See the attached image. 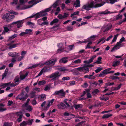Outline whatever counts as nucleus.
Instances as JSON below:
<instances>
[{
	"mask_svg": "<svg viewBox=\"0 0 126 126\" xmlns=\"http://www.w3.org/2000/svg\"><path fill=\"white\" fill-rule=\"evenodd\" d=\"M105 2H103L102 3L96 4L95 5V3L92 0L89 1L87 3L83 4L82 6L81 10L84 11L85 10L89 11L93 7H100L103 6L105 3Z\"/></svg>",
	"mask_w": 126,
	"mask_h": 126,
	"instance_id": "obj_1",
	"label": "nucleus"
},
{
	"mask_svg": "<svg viewBox=\"0 0 126 126\" xmlns=\"http://www.w3.org/2000/svg\"><path fill=\"white\" fill-rule=\"evenodd\" d=\"M57 59L56 58L50 60H48L46 61L45 62L40 63H39L36 64L32 65V66L29 67V68L31 69L34 68H35L38 66H41L44 65H54L56 62L57 61Z\"/></svg>",
	"mask_w": 126,
	"mask_h": 126,
	"instance_id": "obj_2",
	"label": "nucleus"
},
{
	"mask_svg": "<svg viewBox=\"0 0 126 126\" xmlns=\"http://www.w3.org/2000/svg\"><path fill=\"white\" fill-rule=\"evenodd\" d=\"M21 72L20 73V78L18 76H17L14 79V83L17 84V85L19 84V82L21 80L24 79L28 76L29 73L28 72H26L25 75L21 74Z\"/></svg>",
	"mask_w": 126,
	"mask_h": 126,
	"instance_id": "obj_3",
	"label": "nucleus"
},
{
	"mask_svg": "<svg viewBox=\"0 0 126 126\" xmlns=\"http://www.w3.org/2000/svg\"><path fill=\"white\" fill-rule=\"evenodd\" d=\"M81 59H78L72 61L70 64L69 65V67H76L79 65V64L81 63Z\"/></svg>",
	"mask_w": 126,
	"mask_h": 126,
	"instance_id": "obj_4",
	"label": "nucleus"
},
{
	"mask_svg": "<svg viewBox=\"0 0 126 126\" xmlns=\"http://www.w3.org/2000/svg\"><path fill=\"white\" fill-rule=\"evenodd\" d=\"M28 97L27 94L23 92L19 94L16 97V99H19L20 100L24 101Z\"/></svg>",
	"mask_w": 126,
	"mask_h": 126,
	"instance_id": "obj_5",
	"label": "nucleus"
},
{
	"mask_svg": "<svg viewBox=\"0 0 126 126\" xmlns=\"http://www.w3.org/2000/svg\"><path fill=\"white\" fill-rule=\"evenodd\" d=\"M17 85V84L15 83L14 82L11 83L9 82L6 83H2L0 84V86L1 87V88H4L10 86L11 87H14Z\"/></svg>",
	"mask_w": 126,
	"mask_h": 126,
	"instance_id": "obj_6",
	"label": "nucleus"
},
{
	"mask_svg": "<svg viewBox=\"0 0 126 126\" xmlns=\"http://www.w3.org/2000/svg\"><path fill=\"white\" fill-rule=\"evenodd\" d=\"M65 92H64L63 89H62L59 91H55L53 94L54 95H57L60 97H64L65 95Z\"/></svg>",
	"mask_w": 126,
	"mask_h": 126,
	"instance_id": "obj_7",
	"label": "nucleus"
},
{
	"mask_svg": "<svg viewBox=\"0 0 126 126\" xmlns=\"http://www.w3.org/2000/svg\"><path fill=\"white\" fill-rule=\"evenodd\" d=\"M117 12H110L108 10H106L105 11L98 12L97 15L98 16H101L104 15L110 14H111L116 13Z\"/></svg>",
	"mask_w": 126,
	"mask_h": 126,
	"instance_id": "obj_8",
	"label": "nucleus"
},
{
	"mask_svg": "<svg viewBox=\"0 0 126 126\" xmlns=\"http://www.w3.org/2000/svg\"><path fill=\"white\" fill-rule=\"evenodd\" d=\"M16 115L17 116L16 121L18 122H20L22 121V118L23 116L22 113L21 112H18L16 113Z\"/></svg>",
	"mask_w": 126,
	"mask_h": 126,
	"instance_id": "obj_9",
	"label": "nucleus"
},
{
	"mask_svg": "<svg viewBox=\"0 0 126 126\" xmlns=\"http://www.w3.org/2000/svg\"><path fill=\"white\" fill-rule=\"evenodd\" d=\"M61 75V74H59V72H56L51 74L49 76V77L50 78H53V79H55L59 78Z\"/></svg>",
	"mask_w": 126,
	"mask_h": 126,
	"instance_id": "obj_10",
	"label": "nucleus"
},
{
	"mask_svg": "<svg viewBox=\"0 0 126 126\" xmlns=\"http://www.w3.org/2000/svg\"><path fill=\"white\" fill-rule=\"evenodd\" d=\"M96 35H93L91 36L90 37L88 38L86 40V41L84 42L80 41L79 42V43L81 44L83 42H92L94 41L95 40Z\"/></svg>",
	"mask_w": 126,
	"mask_h": 126,
	"instance_id": "obj_11",
	"label": "nucleus"
},
{
	"mask_svg": "<svg viewBox=\"0 0 126 126\" xmlns=\"http://www.w3.org/2000/svg\"><path fill=\"white\" fill-rule=\"evenodd\" d=\"M51 68H47L46 67H45L41 70L38 75L36 76V78H37L41 75L43 72H48L51 71Z\"/></svg>",
	"mask_w": 126,
	"mask_h": 126,
	"instance_id": "obj_12",
	"label": "nucleus"
},
{
	"mask_svg": "<svg viewBox=\"0 0 126 126\" xmlns=\"http://www.w3.org/2000/svg\"><path fill=\"white\" fill-rule=\"evenodd\" d=\"M14 42V41H13L7 44V46L9 49L15 48L17 47L18 45H19V44L18 43L13 44V43Z\"/></svg>",
	"mask_w": 126,
	"mask_h": 126,
	"instance_id": "obj_13",
	"label": "nucleus"
},
{
	"mask_svg": "<svg viewBox=\"0 0 126 126\" xmlns=\"http://www.w3.org/2000/svg\"><path fill=\"white\" fill-rule=\"evenodd\" d=\"M54 99H52L50 100L49 101L47 104L46 106H45V107L43 108L42 110L43 111L47 110L50 107V106L52 105L54 102Z\"/></svg>",
	"mask_w": 126,
	"mask_h": 126,
	"instance_id": "obj_14",
	"label": "nucleus"
},
{
	"mask_svg": "<svg viewBox=\"0 0 126 126\" xmlns=\"http://www.w3.org/2000/svg\"><path fill=\"white\" fill-rule=\"evenodd\" d=\"M22 106L25 108L26 110L29 112L32 111L33 110L32 107L28 105V103H25Z\"/></svg>",
	"mask_w": 126,
	"mask_h": 126,
	"instance_id": "obj_15",
	"label": "nucleus"
},
{
	"mask_svg": "<svg viewBox=\"0 0 126 126\" xmlns=\"http://www.w3.org/2000/svg\"><path fill=\"white\" fill-rule=\"evenodd\" d=\"M111 69V68H109L105 70L100 74L99 75V77H103L104 76L108 74V71H110Z\"/></svg>",
	"mask_w": 126,
	"mask_h": 126,
	"instance_id": "obj_16",
	"label": "nucleus"
},
{
	"mask_svg": "<svg viewBox=\"0 0 126 126\" xmlns=\"http://www.w3.org/2000/svg\"><path fill=\"white\" fill-rule=\"evenodd\" d=\"M123 45L120 43L118 42L110 50L111 52H113L115 50L119 49L120 47H122Z\"/></svg>",
	"mask_w": 126,
	"mask_h": 126,
	"instance_id": "obj_17",
	"label": "nucleus"
},
{
	"mask_svg": "<svg viewBox=\"0 0 126 126\" xmlns=\"http://www.w3.org/2000/svg\"><path fill=\"white\" fill-rule=\"evenodd\" d=\"M58 70L60 71L63 72L64 73H66L68 71L70 72L73 71L72 70L69 69L64 67H63L58 68Z\"/></svg>",
	"mask_w": 126,
	"mask_h": 126,
	"instance_id": "obj_18",
	"label": "nucleus"
},
{
	"mask_svg": "<svg viewBox=\"0 0 126 126\" xmlns=\"http://www.w3.org/2000/svg\"><path fill=\"white\" fill-rule=\"evenodd\" d=\"M69 15L68 13H64L63 15L61 14H59L58 16V17L60 19H62L67 17Z\"/></svg>",
	"mask_w": 126,
	"mask_h": 126,
	"instance_id": "obj_19",
	"label": "nucleus"
},
{
	"mask_svg": "<svg viewBox=\"0 0 126 126\" xmlns=\"http://www.w3.org/2000/svg\"><path fill=\"white\" fill-rule=\"evenodd\" d=\"M96 57V55H93L91 57L89 60L84 61H83V63L86 64L90 63L93 62L94 59Z\"/></svg>",
	"mask_w": 126,
	"mask_h": 126,
	"instance_id": "obj_20",
	"label": "nucleus"
},
{
	"mask_svg": "<svg viewBox=\"0 0 126 126\" xmlns=\"http://www.w3.org/2000/svg\"><path fill=\"white\" fill-rule=\"evenodd\" d=\"M80 0H76L74 2V6L76 8L79 7L80 6Z\"/></svg>",
	"mask_w": 126,
	"mask_h": 126,
	"instance_id": "obj_21",
	"label": "nucleus"
},
{
	"mask_svg": "<svg viewBox=\"0 0 126 126\" xmlns=\"http://www.w3.org/2000/svg\"><path fill=\"white\" fill-rule=\"evenodd\" d=\"M58 1H56L53 5L50 7L51 9L52 12H53L55 10L54 9L58 5Z\"/></svg>",
	"mask_w": 126,
	"mask_h": 126,
	"instance_id": "obj_22",
	"label": "nucleus"
},
{
	"mask_svg": "<svg viewBox=\"0 0 126 126\" xmlns=\"http://www.w3.org/2000/svg\"><path fill=\"white\" fill-rule=\"evenodd\" d=\"M15 22H16V26L18 28H19L22 26L23 23L22 20L18 21Z\"/></svg>",
	"mask_w": 126,
	"mask_h": 126,
	"instance_id": "obj_23",
	"label": "nucleus"
},
{
	"mask_svg": "<svg viewBox=\"0 0 126 126\" xmlns=\"http://www.w3.org/2000/svg\"><path fill=\"white\" fill-rule=\"evenodd\" d=\"M8 55L13 57H16V56H19V53L16 52L14 53L10 52L8 53Z\"/></svg>",
	"mask_w": 126,
	"mask_h": 126,
	"instance_id": "obj_24",
	"label": "nucleus"
},
{
	"mask_svg": "<svg viewBox=\"0 0 126 126\" xmlns=\"http://www.w3.org/2000/svg\"><path fill=\"white\" fill-rule=\"evenodd\" d=\"M57 106L58 108L60 109H63L66 107L65 105L62 103L59 104Z\"/></svg>",
	"mask_w": 126,
	"mask_h": 126,
	"instance_id": "obj_25",
	"label": "nucleus"
},
{
	"mask_svg": "<svg viewBox=\"0 0 126 126\" xmlns=\"http://www.w3.org/2000/svg\"><path fill=\"white\" fill-rule=\"evenodd\" d=\"M59 21V20L58 19L56 18L54 19L50 23V25L51 26H52L54 24H56Z\"/></svg>",
	"mask_w": 126,
	"mask_h": 126,
	"instance_id": "obj_26",
	"label": "nucleus"
},
{
	"mask_svg": "<svg viewBox=\"0 0 126 126\" xmlns=\"http://www.w3.org/2000/svg\"><path fill=\"white\" fill-rule=\"evenodd\" d=\"M8 28V27L7 26V25H5L3 27L4 30L2 32V34H4L5 32H8L9 31V29Z\"/></svg>",
	"mask_w": 126,
	"mask_h": 126,
	"instance_id": "obj_27",
	"label": "nucleus"
},
{
	"mask_svg": "<svg viewBox=\"0 0 126 126\" xmlns=\"http://www.w3.org/2000/svg\"><path fill=\"white\" fill-rule=\"evenodd\" d=\"M59 25H57L53 26L51 28H49V29L50 31H54L57 30L58 28V27Z\"/></svg>",
	"mask_w": 126,
	"mask_h": 126,
	"instance_id": "obj_28",
	"label": "nucleus"
},
{
	"mask_svg": "<svg viewBox=\"0 0 126 126\" xmlns=\"http://www.w3.org/2000/svg\"><path fill=\"white\" fill-rule=\"evenodd\" d=\"M4 105L3 104H0V111H3L6 110V108L3 107H4Z\"/></svg>",
	"mask_w": 126,
	"mask_h": 126,
	"instance_id": "obj_29",
	"label": "nucleus"
},
{
	"mask_svg": "<svg viewBox=\"0 0 126 126\" xmlns=\"http://www.w3.org/2000/svg\"><path fill=\"white\" fill-rule=\"evenodd\" d=\"M16 22H13L10 24L7 25V26L10 29L12 28L15 26V25L16 24Z\"/></svg>",
	"mask_w": 126,
	"mask_h": 126,
	"instance_id": "obj_30",
	"label": "nucleus"
},
{
	"mask_svg": "<svg viewBox=\"0 0 126 126\" xmlns=\"http://www.w3.org/2000/svg\"><path fill=\"white\" fill-rule=\"evenodd\" d=\"M67 58L66 57L62 58L60 60L59 63H65L67 62Z\"/></svg>",
	"mask_w": 126,
	"mask_h": 126,
	"instance_id": "obj_31",
	"label": "nucleus"
},
{
	"mask_svg": "<svg viewBox=\"0 0 126 126\" xmlns=\"http://www.w3.org/2000/svg\"><path fill=\"white\" fill-rule=\"evenodd\" d=\"M74 48V45H69L68 46V49L66 50L68 52H69L73 49Z\"/></svg>",
	"mask_w": 126,
	"mask_h": 126,
	"instance_id": "obj_32",
	"label": "nucleus"
},
{
	"mask_svg": "<svg viewBox=\"0 0 126 126\" xmlns=\"http://www.w3.org/2000/svg\"><path fill=\"white\" fill-rule=\"evenodd\" d=\"M9 15L10 14L9 13H6L2 16V18L3 19H5L9 17Z\"/></svg>",
	"mask_w": 126,
	"mask_h": 126,
	"instance_id": "obj_33",
	"label": "nucleus"
},
{
	"mask_svg": "<svg viewBox=\"0 0 126 126\" xmlns=\"http://www.w3.org/2000/svg\"><path fill=\"white\" fill-rule=\"evenodd\" d=\"M112 115L111 114H104L102 117L103 119L105 118H108L109 117L112 116Z\"/></svg>",
	"mask_w": 126,
	"mask_h": 126,
	"instance_id": "obj_34",
	"label": "nucleus"
},
{
	"mask_svg": "<svg viewBox=\"0 0 126 126\" xmlns=\"http://www.w3.org/2000/svg\"><path fill=\"white\" fill-rule=\"evenodd\" d=\"M120 61H115L113 62L112 66L115 67L118 65L120 63Z\"/></svg>",
	"mask_w": 126,
	"mask_h": 126,
	"instance_id": "obj_35",
	"label": "nucleus"
},
{
	"mask_svg": "<svg viewBox=\"0 0 126 126\" xmlns=\"http://www.w3.org/2000/svg\"><path fill=\"white\" fill-rule=\"evenodd\" d=\"M102 59V58L100 57H99L97 58V60L94 63L97 64H101L102 63L101 61Z\"/></svg>",
	"mask_w": 126,
	"mask_h": 126,
	"instance_id": "obj_36",
	"label": "nucleus"
},
{
	"mask_svg": "<svg viewBox=\"0 0 126 126\" xmlns=\"http://www.w3.org/2000/svg\"><path fill=\"white\" fill-rule=\"evenodd\" d=\"M17 35V34H14L8 37V41H11L16 37Z\"/></svg>",
	"mask_w": 126,
	"mask_h": 126,
	"instance_id": "obj_37",
	"label": "nucleus"
},
{
	"mask_svg": "<svg viewBox=\"0 0 126 126\" xmlns=\"http://www.w3.org/2000/svg\"><path fill=\"white\" fill-rule=\"evenodd\" d=\"M33 121L34 119H32L31 120H29L28 121H27L26 122L27 123V124L30 126L32 124V123L33 122Z\"/></svg>",
	"mask_w": 126,
	"mask_h": 126,
	"instance_id": "obj_38",
	"label": "nucleus"
},
{
	"mask_svg": "<svg viewBox=\"0 0 126 126\" xmlns=\"http://www.w3.org/2000/svg\"><path fill=\"white\" fill-rule=\"evenodd\" d=\"M105 41L106 40H105V38L104 37L102 38L99 40V41L97 42V44H98L99 43L101 42H102V44H103L105 42Z\"/></svg>",
	"mask_w": 126,
	"mask_h": 126,
	"instance_id": "obj_39",
	"label": "nucleus"
},
{
	"mask_svg": "<svg viewBox=\"0 0 126 126\" xmlns=\"http://www.w3.org/2000/svg\"><path fill=\"white\" fill-rule=\"evenodd\" d=\"M83 66L80 67L75 69V70L77 71H82L83 70Z\"/></svg>",
	"mask_w": 126,
	"mask_h": 126,
	"instance_id": "obj_40",
	"label": "nucleus"
},
{
	"mask_svg": "<svg viewBox=\"0 0 126 126\" xmlns=\"http://www.w3.org/2000/svg\"><path fill=\"white\" fill-rule=\"evenodd\" d=\"M39 96L41 98V100L42 101H44L46 98V95L44 94H42L40 95Z\"/></svg>",
	"mask_w": 126,
	"mask_h": 126,
	"instance_id": "obj_41",
	"label": "nucleus"
},
{
	"mask_svg": "<svg viewBox=\"0 0 126 126\" xmlns=\"http://www.w3.org/2000/svg\"><path fill=\"white\" fill-rule=\"evenodd\" d=\"M46 81L44 80L40 81L39 82L38 84L39 85H41L45 84L46 83Z\"/></svg>",
	"mask_w": 126,
	"mask_h": 126,
	"instance_id": "obj_42",
	"label": "nucleus"
},
{
	"mask_svg": "<svg viewBox=\"0 0 126 126\" xmlns=\"http://www.w3.org/2000/svg\"><path fill=\"white\" fill-rule=\"evenodd\" d=\"M39 12L41 17L46 16L47 14V13L45 12L44 10H43Z\"/></svg>",
	"mask_w": 126,
	"mask_h": 126,
	"instance_id": "obj_43",
	"label": "nucleus"
},
{
	"mask_svg": "<svg viewBox=\"0 0 126 126\" xmlns=\"http://www.w3.org/2000/svg\"><path fill=\"white\" fill-rule=\"evenodd\" d=\"M25 31L26 32L27 34L31 35L32 34L31 33L32 31V30L30 29H27Z\"/></svg>",
	"mask_w": 126,
	"mask_h": 126,
	"instance_id": "obj_44",
	"label": "nucleus"
},
{
	"mask_svg": "<svg viewBox=\"0 0 126 126\" xmlns=\"http://www.w3.org/2000/svg\"><path fill=\"white\" fill-rule=\"evenodd\" d=\"M118 36V34H116L114 35L113 38L112 42H111V44H112L113 43L115 42L116 41Z\"/></svg>",
	"mask_w": 126,
	"mask_h": 126,
	"instance_id": "obj_45",
	"label": "nucleus"
},
{
	"mask_svg": "<svg viewBox=\"0 0 126 126\" xmlns=\"http://www.w3.org/2000/svg\"><path fill=\"white\" fill-rule=\"evenodd\" d=\"M122 84L121 83L118 85L117 87H114L113 90H119L121 87Z\"/></svg>",
	"mask_w": 126,
	"mask_h": 126,
	"instance_id": "obj_46",
	"label": "nucleus"
},
{
	"mask_svg": "<svg viewBox=\"0 0 126 126\" xmlns=\"http://www.w3.org/2000/svg\"><path fill=\"white\" fill-rule=\"evenodd\" d=\"M27 24L29 25L32 27H33L34 26L35 24L31 22H27Z\"/></svg>",
	"mask_w": 126,
	"mask_h": 126,
	"instance_id": "obj_47",
	"label": "nucleus"
},
{
	"mask_svg": "<svg viewBox=\"0 0 126 126\" xmlns=\"http://www.w3.org/2000/svg\"><path fill=\"white\" fill-rule=\"evenodd\" d=\"M61 82V81L59 80L55 81L54 82V86H56L57 85L60 84Z\"/></svg>",
	"mask_w": 126,
	"mask_h": 126,
	"instance_id": "obj_48",
	"label": "nucleus"
},
{
	"mask_svg": "<svg viewBox=\"0 0 126 126\" xmlns=\"http://www.w3.org/2000/svg\"><path fill=\"white\" fill-rule=\"evenodd\" d=\"M83 70H85V72L87 73L89 72V69L87 67L85 66H83Z\"/></svg>",
	"mask_w": 126,
	"mask_h": 126,
	"instance_id": "obj_49",
	"label": "nucleus"
},
{
	"mask_svg": "<svg viewBox=\"0 0 126 126\" xmlns=\"http://www.w3.org/2000/svg\"><path fill=\"white\" fill-rule=\"evenodd\" d=\"M67 30L68 31H72L73 30V27L71 26H67L66 28Z\"/></svg>",
	"mask_w": 126,
	"mask_h": 126,
	"instance_id": "obj_50",
	"label": "nucleus"
},
{
	"mask_svg": "<svg viewBox=\"0 0 126 126\" xmlns=\"http://www.w3.org/2000/svg\"><path fill=\"white\" fill-rule=\"evenodd\" d=\"M64 49V48H59L57 51V53H61L64 51L63 50Z\"/></svg>",
	"mask_w": 126,
	"mask_h": 126,
	"instance_id": "obj_51",
	"label": "nucleus"
},
{
	"mask_svg": "<svg viewBox=\"0 0 126 126\" xmlns=\"http://www.w3.org/2000/svg\"><path fill=\"white\" fill-rule=\"evenodd\" d=\"M35 18L36 19L39 18L41 17L40 12L38 13L35 15Z\"/></svg>",
	"mask_w": 126,
	"mask_h": 126,
	"instance_id": "obj_52",
	"label": "nucleus"
},
{
	"mask_svg": "<svg viewBox=\"0 0 126 126\" xmlns=\"http://www.w3.org/2000/svg\"><path fill=\"white\" fill-rule=\"evenodd\" d=\"M88 44H87V46H86V49H87V48H92V47H90V45H91L92 44V42H88Z\"/></svg>",
	"mask_w": 126,
	"mask_h": 126,
	"instance_id": "obj_53",
	"label": "nucleus"
},
{
	"mask_svg": "<svg viewBox=\"0 0 126 126\" xmlns=\"http://www.w3.org/2000/svg\"><path fill=\"white\" fill-rule=\"evenodd\" d=\"M27 125V123L26 121H23L20 124V126H26Z\"/></svg>",
	"mask_w": 126,
	"mask_h": 126,
	"instance_id": "obj_54",
	"label": "nucleus"
},
{
	"mask_svg": "<svg viewBox=\"0 0 126 126\" xmlns=\"http://www.w3.org/2000/svg\"><path fill=\"white\" fill-rule=\"evenodd\" d=\"M75 82V81H71L69 82V83L70 86H71L75 85L76 84Z\"/></svg>",
	"mask_w": 126,
	"mask_h": 126,
	"instance_id": "obj_55",
	"label": "nucleus"
},
{
	"mask_svg": "<svg viewBox=\"0 0 126 126\" xmlns=\"http://www.w3.org/2000/svg\"><path fill=\"white\" fill-rule=\"evenodd\" d=\"M27 1L28 0H20V4L22 5Z\"/></svg>",
	"mask_w": 126,
	"mask_h": 126,
	"instance_id": "obj_56",
	"label": "nucleus"
},
{
	"mask_svg": "<svg viewBox=\"0 0 126 126\" xmlns=\"http://www.w3.org/2000/svg\"><path fill=\"white\" fill-rule=\"evenodd\" d=\"M13 125V123H6L4 124V126H12Z\"/></svg>",
	"mask_w": 126,
	"mask_h": 126,
	"instance_id": "obj_57",
	"label": "nucleus"
},
{
	"mask_svg": "<svg viewBox=\"0 0 126 126\" xmlns=\"http://www.w3.org/2000/svg\"><path fill=\"white\" fill-rule=\"evenodd\" d=\"M79 12L77 11L74 12L73 14H72L71 15V17H72L75 15H78L79 13Z\"/></svg>",
	"mask_w": 126,
	"mask_h": 126,
	"instance_id": "obj_58",
	"label": "nucleus"
},
{
	"mask_svg": "<svg viewBox=\"0 0 126 126\" xmlns=\"http://www.w3.org/2000/svg\"><path fill=\"white\" fill-rule=\"evenodd\" d=\"M42 20L41 19H39L37 20L38 24L39 25H42L43 22H42Z\"/></svg>",
	"mask_w": 126,
	"mask_h": 126,
	"instance_id": "obj_59",
	"label": "nucleus"
},
{
	"mask_svg": "<svg viewBox=\"0 0 126 126\" xmlns=\"http://www.w3.org/2000/svg\"><path fill=\"white\" fill-rule=\"evenodd\" d=\"M82 107V105L81 104L77 105L75 106V108L76 109H77L80 108H81Z\"/></svg>",
	"mask_w": 126,
	"mask_h": 126,
	"instance_id": "obj_60",
	"label": "nucleus"
},
{
	"mask_svg": "<svg viewBox=\"0 0 126 126\" xmlns=\"http://www.w3.org/2000/svg\"><path fill=\"white\" fill-rule=\"evenodd\" d=\"M62 79L63 80H68L70 79V78L68 76L64 77Z\"/></svg>",
	"mask_w": 126,
	"mask_h": 126,
	"instance_id": "obj_61",
	"label": "nucleus"
},
{
	"mask_svg": "<svg viewBox=\"0 0 126 126\" xmlns=\"http://www.w3.org/2000/svg\"><path fill=\"white\" fill-rule=\"evenodd\" d=\"M102 69V68L100 67H98L96 70H95V72L97 73L101 71Z\"/></svg>",
	"mask_w": 126,
	"mask_h": 126,
	"instance_id": "obj_62",
	"label": "nucleus"
},
{
	"mask_svg": "<svg viewBox=\"0 0 126 126\" xmlns=\"http://www.w3.org/2000/svg\"><path fill=\"white\" fill-rule=\"evenodd\" d=\"M63 44L62 43H60L58 45V47L59 48H64L63 47Z\"/></svg>",
	"mask_w": 126,
	"mask_h": 126,
	"instance_id": "obj_63",
	"label": "nucleus"
},
{
	"mask_svg": "<svg viewBox=\"0 0 126 126\" xmlns=\"http://www.w3.org/2000/svg\"><path fill=\"white\" fill-rule=\"evenodd\" d=\"M35 93L32 92L30 94V96L31 98H33L34 97Z\"/></svg>",
	"mask_w": 126,
	"mask_h": 126,
	"instance_id": "obj_64",
	"label": "nucleus"
}]
</instances>
